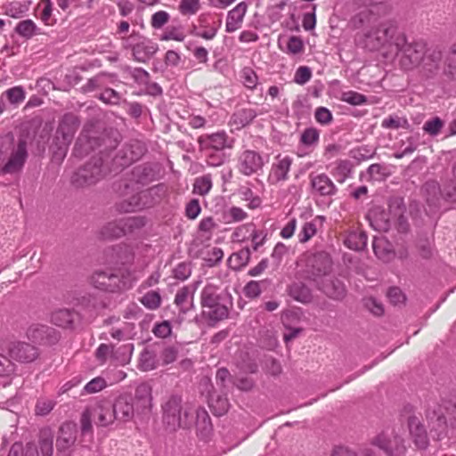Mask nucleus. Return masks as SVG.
<instances>
[{"label":"nucleus","mask_w":456,"mask_h":456,"mask_svg":"<svg viewBox=\"0 0 456 456\" xmlns=\"http://www.w3.org/2000/svg\"><path fill=\"white\" fill-rule=\"evenodd\" d=\"M151 399V388L146 384L136 387L134 397L126 394L118 395L113 403L118 421L129 422L133 420L135 414L149 411Z\"/></svg>","instance_id":"f257e3e1"},{"label":"nucleus","mask_w":456,"mask_h":456,"mask_svg":"<svg viewBox=\"0 0 456 456\" xmlns=\"http://www.w3.org/2000/svg\"><path fill=\"white\" fill-rule=\"evenodd\" d=\"M331 260L326 254L314 256L310 278L328 297L340 299L345 296L346 289L338 280H333L330 274Z\"/></svg>","instance_id":"f03ea898"},{"label":"nucleus","mask_w":456,"mask_h":456,"mask_svg":"<svg viewBox=\"0 0 456 456\" xmlns=\"http://www.w3.org/2000/svg\"><path fill=\"white\" fill-rule=\"evenodd\" d=\"M234 142V138L230 137L225 131L202 134L198 138L200 151L211 167H219L224 162L223 151L232 149Z\"/></svg>","instance_id":"7ed1b4c3"},{"label":"nucleus","mask_w":456,"mask_h":456,"mask_svg":"<svg viewBox=\"0 0 456 456\" xmlns=\"http://www.w3.org/2000/svg\"><path fill=\"white\" fill-rule=\"evenodd\" d=\"M27 139L19 138L15 145L12 144L9 137L4 138L0 142V167L4 174H15L20 172L28 158Z\"/></svg>","instance_id":"20e7f679"},{"label":"nucleus","mask_w":456,"mask_h":456,"mask_svg":"<svg viewBox=\"0 0 456 456\" xmlns=\"http://www.w3.org/2000/svg\"><path fill=\"white\" fill-rule=\"evenodd\" d=\"M224 301L219 287L212 283L206 284L200 294L203 316L214 323L227 318L229 310Z\"/></svg>","instance_id":"39448f33"},{"label":"nucleus","mask_w":456,"mask_h":456,"mask_svg":"<svg viewBox=\"0 0 456 456\" xmlns=\"http://www.w3.org/2000/svg\"><path fill=\"white\" fill-rule=\"evenodd\" d=\"M395 46L400 53L399 63L402 69L411 70L419 66L427 52L422 42L407 43L403 34H398L395 39Z\"/></svg>","instance_id":"423d86ee"},{"label":"nucleus","mask_w":456,"mask_h":456,"mask_svg":"<svg viewBox=\"0 0 456 456\" xmlns=\"http://www.w3.org/2000/svg\"><path fill=\"white\" fill-rule=\"evenodd\" d=\"M191 405L182 407L180 396H171L163 406V421L170 428L176 429L180 427H190L192 419H189Z\"/></svg>","instance_id":"0eeeda50"},{"label":"nucleus","mask_w":456,"mask_h":456,"mask_svg":"<svg viewBox=\"0 0 456 456\" xmlns=\"http://www.w3.org/2000/svg\"><path fill=\"white\" fill-rule=\"evenodd\" d=\"M423 191L430 207L436 208L442 198L456 202V164L452 169V177L444 183L443 191L437 182L428 181L424 184Z\"/></svg>","instance_id":"6e6552de"},{"label":"nucleus","mask_w":456,"mask_h":456,"mask_svg":"<svg viewBox=\"0 0 456 456\" xmlns=\"http://www.w3.org/2000/svg\"><path fill=\"white\" fill-rule=\"evenodd\" d=\"M371 445L383 451L387 456H406L405 441L395 429H387L371 439Z\"/></svg>","instance_id":"1a4fd4ad"},{"label":"nucleus","mask_w":456,"mask_h":456,"mask_svg":"<svg viewBox=\"0 0 456 456\" xmlns=\"http://www.w3.org/2000/svg\"><path fill=\"white\" fill-rule=\"evenodd\" d=\"M102 165V159H94L74 173L71 177L72 183L76 187H84L97 183L106 175V170Z\"/></svg>","instance_id":"9d476101"},{"label":"nucleus","mask_w":456,"mask_h":456,"mask_svg":"<svg viewBox=\"0 0 456 456\" xmlns=\"http://www.w3.org/2000/svg\"><path fill=\"white\" fill-rule=\"evenodd\" d=\"M396 24L393 20H386L376 28H372L365 34L366 46L370 50H378L387 43L395 45Z\"/></svg>","instance_id":"9b49d317"},{"label":"nucleus","mask_w":456,"mask_h":456,"mask_svg":"<svg viewBox=\"0 0 456 456\" xmlns=\"http://www.w3.org/2000/svg\"><path fill=\"white\" fill-rule=\"evenodd\" d=\"M133 346L131 344L115 348L111 345L101 344L95 352V357L101 362H105L109 357L118 363L124 365L129 362Z\"/></svg>","instance_id":"f8f14e48"},{"label":"nucleus","mask_w":456,"mask_h":456,"mask_svg":"<svg viewBox=\"0 0 456 456\" xmlns=\"http://www.w3.org/2000/svg\"><path fill=\"white\" fill-rule=\"evenodd\" d=\"M265 166L263 156L253 150H245L238 157L237 167L246 176L257 175Z\"/></svg>","instance_id":"ddd939ff"},{"label":"nucleus","mask_w":456,"mask_h":456,"mask_svg":"<svg viewBox=\"0 0 456 456\" xmlns=\"http://www.w3.org/2000/svg\"><path fill=\"white\" fill-rule=\"evenodd\" d=\"M92 281L96 288L110 292L128 288L119 274L112 271H97L94 273Z\"/></svg>","instance_id":"4468645a"},{"label":"nucleus","mask_w":456,"mask_h":456,"mask_svg":"<svg viewBox=\"0 0 456 456\" xmlns=\"http://www.w3.org/2000/svg\"><path fill=\"white\" fill-rule=\"evenodd\" d=\"M92 410L95 424L100 427L106 428L118 421L114 404L110 400L99 401Z\"/></svg>","instance_id":"2eb2a0df"},{"label":"nucleus","mask_w":456,"mask_h":456,"mask_svg":"<svg viewBox=\"0 0 456 456\" xmlns=\"http://www.w3.org/2000/svg\"><path fill=\"white\" fill-rule=\"evenodd\" d=\"M292 165V159L289 156L279 154L275 157L267 177L270 184H277L280 182L286 181L289 178V172Z\"/></svg>","instance_id":"dca6fc26"},{"label":"nucleus","mask_w":456,"mask_h":456,"mask_svg":"<svg viewBox=\"0 0 456 456\" xmlns=\"http://www.w3.org/2000/svg\"><path fill=\"white\" fill-rule=\"evenodd\" d=\"M27 337L33 342L53 344L58 340L59 335L53 328L35 323L27 330Z\"/></svg>","instance_id":"f3484780"},{"label":"nucleus","mask_w":456,"mask_h":456,"mask_svg":"<svg viewBox=\"0 0 456 456\" xmlns=\"http://www.w3.org/2000/svg\"><path fill=\"white\" fill-rule=\"evenodd\" d=\"M10 356L20 362H30L38 356L37 348L25 342H13L9 347Z\"/></svg>","instance_id":"a211bd4d"},{"label":"nucleus","mask_w":456,"mask_h":456,"mask_svg":"<svg viewBox=\"0 0 456 456\" xmlns=\"http://www.w3.org/2000/svg\"><path fill=\"white\" fill-rule=\"evenodd\" d=\"M200 281H194L193 283L183 286L180 289L175 297L174 303L183 314L193 308V297L194 294L200 284Z\"/></svg>","instance_id":"6ab92c4d"},{"label":"nucleus","mask_w":456,"mask_h":456,"mask_svg":"<svg viewBox=\"0 0 456 456\" xmlns=\"http://www.w3.org/2000/svg\"><path fill=\"white\" fill-rule=\"evenodd\" d=\"M135 224V219L131 217L121 218L109 223L102 230V236L105 239L118 238L130 232Z\"/></svg>","instance_id":"aec40b11"},{"label":"nucleus","mask_w":456,"mask_h":456,"mask_svg":"<svg viewBox=\"0 0 456 456\" xmlns=\"http://www.w3.org/2000/svg\"><path fill=\"white\" fill-rule=\"evenodd\" d=\"M310 184L314 194L320 196H332L337 188L331 179L325 174H311Z\"/></svg>","instance_id":"412c9836"},{"label":"nucleus","mask_w":456,"mask_h":456,"mask_svg":"<svg viewBox=\"0 0 456 456\" xmlns=\"http://www.w3.org/2000/svg\"><path fill=\"white\" fill-rule=\"evenodd\" d=\"M189 419H192L191 425L194 424L197 428L199 435L202 438H207L212 431V424L208 411L204 408H197L191 406L189 414Z\"/></svg>","instance_id":"4be33fe9"},{"label":"nucleus","mask_w":456,"mask_h":456,"mask_svg":"<svg viewBox=\"0 0 456 456\" xmlns=\"http://www.w3.org/2000/svg\"><path fill=\"white\" fill-rule=\"evenodd\" d=\"M78 126L79 121L76 115L71 113L65 114L59 124L56 132L57 136H61L63 143H69Z\"/></svg>","instance_id":"5701e85b"},{"label":"nucleus","mask_w":456,"mask_h":456,"mask_svg":"<svg viewBox=\"0 0 456 456\" xmlns=\"http://www.w3.org/2000/svg\"><path fill=\"white\" fill-rule=\"evenodd\" d=\"M442 53L438 50H428L421 61V72L427 77L436 76L440 69Z\"/></svg>","instance_id":"b1692460"},{"label":"nucleus","mask_w":456,"mask_h":456,"mask_svg":"<svg viewBox=\"0 0 456 456\" xmlns=\"http://www.w3.org/2000/svg\"><path fill=\"white\" fill-rule=\"evenodd\" d=\"M247 9V4L240 2L228 12L225 22L226 32L232 33L241 27Z\"/></svg>","instance_id":"393cba45"},{"label":"nucleus","mask_w":456,"mask_h":456,"mask_svg":"<svg viewBox=\"0 0 456 456\" xmlns=\"http://www.w3.org/2000/svg\"><path fill=\"white\" fill-rule=\"evenodd\" d=\"M144 147L139 142H134L125 146L121 151V156L118 157L115 161L118 162L119 166L126 167L131 163L138 160L144 153Z\"/></svg>","instance_id":"a878e982"},{"label":"nucleus","mask_w":456,"mask_h":456,"mask_svg":"<svg viewBox=\"0 0 456 456\" xmlns=\"http://www.w3.org/2000/svg\"><path fill=\"white\" fill-rule=\"evenodd\" d=\"M367 217L370 226L376 231L387 232L390 227L389 214L380 207L372 208Z\"/></svg>","instance_id":"bb28decb"},{"label":"nucleus","mask_w":456,"mask_h":456,"mask_svg":"<svg viewBox=\"0 0 456 456\" xmlns=\"http://www.w3.org/2000/svg\"><path fill=\"white\" fill-rule=\"evenodd\" d=\"M410 433L417 447L425 449L428 445L427 432L419 418L412 416L408 420Z\"/></svg>","instance_id":"cd10ccee"},{"label":"nucleus","mask_w":456,"mask_h":456,"mask_svg":"<svg viewBox=\"0 0 456 456\" xmlns=\"http://www.w3.org/2000/svg\"><path fill=\"white\" fill-rule=\"evenodd\" d=\"M158 45L152 41L143 38L133 47V55L134 60L139 62H146L157 52Z\"/></svg>","instance_id":"c85d7f7f"},{"label":"nucleus","mask_w":456,"mask_h":456,"mask_svg":"<svg viewBox=\"0 0 456 456\" xmlns=\"http://www.w3.org/2000/svg\"><path fill=\"white\" fill-rule=\"evenodd\" d=\"M383 0H354V4L358 5H362L365 7H369L370 5L380 4ZM372 12L369 8H365L362 11L359 12L355 14L351 22L354 28H360L364 24L370 23L371 21Z\"/></svg>","instance_id":"c756f323"},{"label":"nucleus","mask_w":456,"mask_h":456,"mask_svg":"<svg viewBox=\"0 0 456 456\" xmlns=\"http://www.w3.org/2000/svg\"><path fill=\"white\" fill-rule=\"evenodd\" d=\"M75 425L71 423L63 424L59 431V436L56 442L57 449L65 451L70 448L76 441Z\"/></svg>","instance_id":"7c9ffc66"},{"label":"nucleus","mask_w":456,"mask_h":456,"mask_svg":"<svg viewBox=\"0 0 456 456\" xmlns=\"http://www.w3.org/2000/svg\"><path fill=\"white\" fill-rule=\"evenodd\" d=\"M372 247L376 256L382 261H389L395 255L392 245L383 236L374 237Z\"/></svg>","instance_id":"2f4dec72"},{"label":"nucleus","mask_w":456,"mask_h":456,"mask_svg":"<svg viewBox=\"0 0 456 456\" xmlns=\"http://www.w3.org/2000/svg\"><path fill=\"white\" fill-rule=\"evenodd\" d=\"M257 115L258 113L254 109H240L232 114L230 123L232 126H234L236 129H240L252 122Z\"/></svg>","instance_id":"473e14b6"},{"label":"nucleus","mask_w":456,"mask_h":456,"mask_svg":"<svg viewBox=\"0 0 456 456\" xmlns=\"http://www.w3.org/2000/svg\"><path fill=\"white\" fill-rule=\"evenodd\" d=\"M77 317V314L70 309H59L51 316V322L61 328H70Z\"/></svg>","instance_id":"72a5a7b5"},{"label":"nucleus","mask_w":456,"mask_h":456,"mask_svg":"<svg viewBox=\"0 0 456 456\" xmlns=\"http://www.w3.org/2000/svg\"><path fill=\"white\" fill-rule=\"evenodd\" d=\"M157 353L150 347L144 348L140 354L138 367L141 370L149 371L157 367Z\"/></svg>","instance_id":"f704fd0d"},{"label":"nucleus","mask_w":456,"mask_h":456,"mask_svg":"<svg viewBox=\"0 0 456 456\" xmlns=\"http://www.w3.org/2000/svg\"><path fill=\"white\" fill-rule=\"evenodd\" d=\"M345 245L354 250H362L367 245V236L361 231L350 232L345 240Z\"/></svg>","instance_id":"c9c22d12"},{"label":"nucleus","mask_w":456,"mask_h":456,"mask_svg":"<svg viewBox=\"0 0 456 456\" xmlns=\"http://www.w3.org/2000/svg\"><path fill=\"white\" fill-rule=\"evenodd\" d=\"M446 411L447 408L441 404H436L428 411L427 418L431 423H434V427L442 428L446 424Z\"/></svg>","instance_id":"e433bc0d"},{"label":"nucleus","mask_w":456,"mask_h":456,"mask_svg":"<svg viewBox=\"0 0 456 456\" xmlns=\"http://www.w3.org/2000/svg\"><path fill=\"white\" fill-rule=\"evenodd\" d=\"M29 2H10L4 5V14L12 18L22 17L29 9Z\"/></svg>","instance_id":"4c0bfd02"},{"label":"nucleus","mask_w":456,"mask_h":456,"mask_svg":"<svg viewBox=\"0 0 456 456\" xmlns=\"http://www.w3.org/2000/svg\"><path fill=\"white\" fill-rule=\"evenodd\" d=\"M15 32L26 39L40 34V29L32 20L20 21L15 27Z\"/></svg>","instance_id":"58836bf2"},{"label":"nucleus","mask_w":456,"mask_h":456,"mask_svg":"<svg viewBox=\"0 0 456 456\" xmlns=\"http://www.w3.org/2000/svg\"><path fill=\"white\" fill-rule=\"evenodd\" d=\"M289 295L297 301L308 303L312 299L310 289L302 282H295L289 287Z\"/></svg>","instance_id":"ea45409f"},{"label":"nucleus","mask_w":456,"mask_h":456,"mask_svg":"<svg viewBox=\"0 0 456 456\" xmlns=\"http://www.w3.org/2000/svg\"><path fill=\"white\" fill-rule=\"evenodd\" d=\"M250 259V250L248 248H244L238 252L232 254L228 259L231 268L239 270L248 263Z\"/></svg>","instance_id":"a19ab883"},{"label":"nucleus","mask_w":456,"mask_h":456,"mask_svg":"<svg viewBox=\"0 0 456 456\" xmlns=\"http://www.w3.org/2000/svg\"><path fill=\"white\" fill-rule=\"evenodd\" d=\"M444 74L452 80H456V45L448 52L444 66Z\"/></svg>","instance_id":"79ce46f5"},{"label":"nucleus","mask_w":456,"mask_h":456,"mask_svg":"<svg viewBox=\"0 0 456 456\" xmlns=\"http://www.w3.org/2000/svg\"><path fill=\"white\" fill-rule=\"evenodd\" d=\"M229 406L230 404L228 399L225 396L212 395L209 399V407L215 415H224L225 412H227Z\"/></svg>","instance_id":"37998d69"},{"label":"nucleus","mask_w":456,"mask_h":456,"mask_svg":"<svg viewBox=\"0 0 456 456\" xmlns=\"http://www.w3.org/2000/svg\"><path fill=\"white\" fill-rule=\"evenodd\" d=\"M212 188L210 175H205L195 179L192 192L200 196L207 195Z\"/></svg>","instance_id":"c03bdc74"},{"label":"nucleus","mask_w":456,"mask_h":456,"mask_svg":"<svg viewBox=\"0 0 456 456\" xmlns=\"http://www.w3.org/2000/svg\"><path fill=\"white\" fill-rule=\"evenodd\" d=\"M351 163L347 160H340L336 163L331 174L338 183H343L350 175Z\"/></svg>","instance_id":"a18cd8bd"},{"label":"nucleus","mask_w":456,"mask_h":456,"mask_svg":"<svg viewBox=\"0 0 456 456\" xmlns=\"http://www.w3.org/2000/svg\"><path fill=\"white\" fill-rule=\"evenodd\" d=\"M240 78L244 86L249 90L256 89L258 85V77L255 70L249 67H245L241 69Z\"/></svg>","instance_id":"49530a36"},{"label":"nucleus","mask_w":456,"mask_h":456,"mask_svg":"<svg viewBox=\"0 0 456 456\" xmlns=\"http://www.w3.org/2000/svg\"><path fill=\"white\" fill-rule=\"evenodd\" d=\"M53 435L49 430H44L40 436V451L43 456H52L53 452Z\"/></svg>","instance_id":"de8ad7c7"},{"label":"nucleus","mask_w":456,"mask_h":456,"mask_svg":"<svg viewBox=\"0 0 456 456\" xmlns=\"http://www.w3.org/2000/svg\"><path fill=\"white\" fill-rule=\"evenodd\" d=\"M140 302L148 309L155 310L160 306L161 297L158 291L151 290L147 292L141 299Z\"/></svg>","instance_id":"09e8293b"},{"label":"nucleus","mask_w":456,"mask_h":456,"mask_svg":"<svg viewBox=\"0 0 456 456\" xmlns=\"http://www.w3.org/2000/svg\"><path fill=\"white\" fill-rule=\"evenodd\" d=\"M37 9L40 12V20L45 25H52L53 20L52 19L53 4L51 0H41L37 5Z\"/></svg>","instance_id":"8fccbe9b"},{"label":"nucleus","mask_w":456,"mask_h":456,"mask_svg":"<svg viewBox=\"0 0 456 456\" xmlns=\"http://www.w3.org/2000/svg\"><path fill=\"white\" fill-rule=\"evenodd\" d=\"M4 94L6 96L8 102L12 105L21 103L26 97V93L22 86H14L6 90Z\"/></svg>","instance_id":"3c124183"},{"label":"nucleus","mask_w":456,"mask_h":456,"mask_svg":"<svg viewBox=\"0 0 456 456\" xmlns=\"http://www.w3.org/2000/svg\"><path fill=\"white\" fill-rule=\"evenodd\" d=\"M106 387V380L102 377H96L86 384L82 395L95 394L103 390Z\"/></svg>","instance_id":"603ef678"},{"label":"nucleus","mask_w":456,"mask_h":456,"mask_svg":"<svg viewBox=\"0 0 456 456\" xmlns=\"http://www.w3.org/2000/svg\"><path fill=\"white\" fill-rule=\"evenodd\" d=\"M217 224L212 216L204 217L199 224V232L206 239H210Z\"/></svg>","instance_id":"864d4df0"},{"label":"nucleus","mask_w":456,"mask_h":456,"mask_svg":"<svg viewBox=\"0 0 456 456\" xmlns=\"http://www.w3.org/2000/svg\"><path fill=\"white\" fill-rule=\"evenodd\" d=\"M341 101L354 106H358L364 104L367 102V98L365 95L360 93L354 91H347L342 93Z\"/></svg>","instance_id":"5fc2aeb1"},{"label":"nucleus","mask_w":456,"mask_h":456,"mask_svg":"<svg viewBox=\"0 0 456 456\" xmlns=\"http://www.w3.org/2000/svg\"><path fill=\"white\" fill-rule=\"evenodd\" d=\"M281 322L286 329H291L300 322V313L297 310H286L281 314Z\"/></svg>","instance_id":"6e6d98bb"},{"label":"nucleus","mask_w":456,"mask_h":456,"mask_svg":"<svg viewBox=\"0 0 456 456\" xmlns=\"http://www.w3.org/2000/svg\"><path fill=\"white\" fill-rule=\"evenodd\" d=\"M381 126L386 129H398L400 127H406L408 121L404 118L389 116L382 120Z\"/></svg>","instance_id":"4d7b16f0"},{"label":"nucleus","mask_w":456,"mask_h":456,"mask_svg":"<svg viewBox=\"0 0 456 456\" xmlns=\"http://www.w3.org/2000/svg\"><path fill=\"white\" fill-rule=\"evenodd\" d=\"M304 51V43L299 37L291 36L286 42V52L289 54H298Z\"/></svg>","instance_id":"13d9d810"},{"label":"nucleus","mask_w":456,"mask_h":456,"mask_svg":"<svg viewBox=\"0 0 456 456\" xmlns=\"http://www.w3.org/2000/svg\"><path fill=\"white\" fill-rule=\"evenodd\" d=\"M200 8V0H181L179 5V11L183 15L195 14Z\"/></svg>","instance_id":"bf43d9fd"},{"label":"nucleus","mask_w":456,"mask_h":456,"mask_svg":"<svg viewBox=\"0 0 456 456\" xmlns=\"http://www.w3.org/2000/svg\"><path fill=\"white\" fill-rule=\"evenodd\" d=\"M191 274V267L189 263L183 262L178 264L173 269V275L178 281H183L187 280Z\"/></svg>","instance_id":"052dcab7"},{"label":"nucleus","mask_w":456,"mask_h":456,"mask_svg":"<svg viewBox=\"0 0 456 456\" xmlns=\"http://www.w3.org/2000/svg\"><path fill=\"white\" fill-rule=\"evenodd\" d=\"M317 232L316 224L314 221L305 223L298 233L299 241L305 243L315 235Z\"/></svg>","instance_id":"680f3d73"},{"label":"nucleus","mask_w":456,"mask_h":456,"mask_svg":"<svg viewBox=\"0 0 456 456\" xmlns=\"http://www.w3.org/2000/svg\"><path fill=\"white\" fill-rule=\"evenodd\" d=\"M227 223L240 222L248 217V214L239 207H232L225 212Z\"/></svg>","instance_id":"e2e57ef3"},{"label":"nucleus","mask_w":456,"mask_h":456,"mask_svg":"<svg viewBox=\"0 0 456 456\" xmlns=\"http://www.w3.org/2000/svg\"><path fill=\"white\" fill-rule=\"evenodd\" d=\"M250 232H254V224H246L236 228L232 233V237L234 240L244 241L249 238Z\"/></svg>","instance_id":"0e129e2a"},{"label":"nucleus","mask_w":456,"mask_h":456,"mask_svg":"<svg viewBox=\"0 0 456 456\" xmlns=\"http://www.w3.org/2000/svg\"><path fill=\"white\" fill-rule=\"evenodd\" d=\"M55 402L51 399H39L36 404V414L40 416L47 415L54 407Z\"/></svg>","instance_id":"69168bd1"},{"label":"nucleus","mask_w":456,"mask_h":456,"mask_svg":"<svg viewBox=\"0 0 456 456\" xmlns=\"http://www.w3.org/2000/svg\"><path fill=\"white\" fill-rule=\"evenodd\" d=\"M312 77V71L310 68L306 66L299 67L294 76V82L297 85L306 84Z\"/></svg>","instance_id":"338daca9"},{"label":"nucleus","mask_w":456,"mask_h":456,"mask_svg":"<svg viewBox=\"0 0 456 456\" xmlns=\"http://www.w3.org/2000/svg\"><path fill=\"white\" fill-rule=\"evenodd\" d=\"M319 140V132L313 127L305 129L301 135V142L307 146L317 143Z\"/></svg>","instance_id":"774afa93"}]
</instances>
